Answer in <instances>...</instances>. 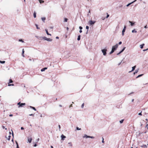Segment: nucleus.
I'll return each instance as SVG.
<instances>
[{"instance_id":"obj_27","label":"nucleus","mask_w":148,"mask_h":148,"mask_svg":"<svg viewBox=\"0 0 148 148\" xmlns=\"http://www.w3.org/2000/svg\"><path fill=\"white\" fill-rule=\"evenodd\" d=\"M5 61H0V63L1 64H4L5 63Z\"/></svg>"},{"instance_id":"obj_38","label":"nucleus","mask_w":148,"mask_h":148,"mask_svg":"<svg viewBox=\"0 0 148 148\" xmlns=\"http://www.w3.org/2000/svg\"><path fill=\"white\" fill-rule=\"evenodd\" d=\"M125 48V47H124L121 51L123 52Z\"/></svg>"},{"instance_id":"obj_25","label":"nucleus","mask_w":148,"mask_h":148,"mask_svg":"<svg viewBox=\"0 0 148 148\" xmlns=\"http://www.w3.org/2000/svg\"><path fill=\"white\" fill-rule=\"evenodd\" d=\"M143 75V74H142L139 75L137 77H136V78H137L141 76H142Z\"/></svg>"},{"instance_id":"obj_64","label":"nucleus","mask_w":148,"mask_h":148,"mask_svg":"<svg viewBox=\"0 0 148 148\" xmlns=\"http://www.w3.org/2000/svg\"><path fill=\"white\" fill-rule=\"evenodd\" d=\"M53 28V27H50V29H52V28Z\"/></svg>"},{"instance_id":"obj_42","label":"nucleus","mask_w":148,"mask_h":148,"mask_svg":"<svg viewBox=\"0 0 148 148\" xmlns=\"http://www.w3.org/2000/svg\"><path fill=\"white\" fill-rule=\"evenodd\" d=\"M148 50V49H143V51H147V50Z\"/></svg>"},{"instance_id":"obj_8","label":"nucleus","mask_w":148,"mask_h":148,"mask_svg":"<svg viewBox=\"0 0 148 148\" xmlns=\"http://www.w3.org/2000/svg\"><path fill=\"white\" fill-rule=\"evenodd\" d=\"M32 140V138H28V141L29 143H31V142Z\"/></svg>"},{"instance_id":"obj_22","label":"nucleus","mask_w":148,"mask_h":148,"mask_svg":"<svg viewBox=\"0 0 148 148\" xmlns=\"http://www.w3.org/2000/svg\"><path fill=\"white\" fill-rule=\"evenodd\" d=\"M141 147H147V146H146V145H143L141 146Z\"/></svg>"},{"instance_id":"obj_14","label":"nucleus","mask_w":148,"mask_h":148,"mask_svg":"<svg viewBox=\"0 0 148 148\" xmlns=\"http://www.w3.org/2000/svg\"><path fill=\"white\" fill-rule=\"evenodd\" d=\"M47 69V67H45L44 68H42L41 70V71L42 72H43L46 69Z\"/></svg>"},{"instance_id":"obj_43","label":"nucleus","mask_w":148,"mask_h":148,"mask_svg":"<svg viewBox=\"0 0 148 148\" xmlns=\"http://www.w3.org/2000/svg\"><path fill=\"white\" fill-rule=\"evenodd\" d=\"M138 115H142V114L141 112L139 113L138 114Z\"/></svg>"},{"instance_id":"obj_57","label":"nucleus","mask_w":148,"mask_h":148,"mask_svg":"<svg viewBox=\"0 0 148 148\" xmlns=\"http://www.w3.org/2000/svg\"><path fill=\"white\" fill-rule=\"evenodd\" d=\"M2 128H3V129H4V128H5V127H4V126H2Z\"/></svg>"},{"instance_id":"obj_5","label":"nucleus","mask_w":148,"mask_h":148,"mask_svg":"<svg viewBox=\"0 0 148 148\" xmlns=\"http://www.w3.org/2000/svg\"><path fill=\"white\" fill-rule=\"evenodd\" d=\"M95 23V21H93L91 20L89 21L88 22L89 24L90 25H92Z\"/></svg>"},{"instance_id":"obj_9","label":"nucleus","mask_w":148,"mask_h":148,"mask_svg":"<svg viewBox=\"0 0 148 148\" xmlns=\"http://www.w3.org/2000/svg\"><path fill=\"white\" fill-rule=\"evenodd\" d=\"M136 66H134L132 67V71H129V72L130 73V72H131L134 71L135 69Z\"/></svg>"},{"instance_id":"obj_19","label":"nucleus","mask_w":148,"mask_h":148,"mask_svg":"<svg viewBox=\"0 0 148 148\" xmlns=\"http://www.w3.org/2000/svg\"><path fill=\"white\" fill-rule=\"evenodd\" d=\"M145 44H143L142 45H140V48L141 49H143V46Z\"/></svg>"},{"instance_id":"obj_3","label":"nucleus","mask_w":148,"mask_h":148,"mask_svg":"<svg viewBox=\"0 0 148 148\" xmlns=\"http://www.w3.org/2000/svg\"><path fill=\"white\" fill-rule=\"evenodd\" d=\"M107 51V50L105 49L101 50V51H102L104 56H106V55Z\"/></svg>"},{"instance_id":"obj_44","label":"nucleus","mask_w":148,"mask_h":148,"mask_svg":"<svg viewBox=\"0 0 148 148\" xmlns=\"http://www.w3.org/2000/svg\"><path fill=\"white\" fill-rule=\"evenodd\" d=\"M14 84H8V86H14Z\"/></svg>"},{"instance_id":"obj_23","label":"nucleus","mask_w":148,"mask_h":148,"mask_svg":"<svg viewBox=\"0 0 148 148\" xmlns=\"http://www.w3.org/2000/svg\"><path fill=\"white\" fill-rule=\"evenodd\" d=\"M80 39V36L79 35L78 36V38H77V40H79Z\"/></svg>"},{"instance_id":"obj_20","label":"nucleus","mask_w":148,"mask_h":148,"mask_svg":"<svg viewBox=\"0 0 148 148\" xmlns=\"http://www.w3.org/2000/svg\"><path fill=\"white\" fill-rule=\"evenodd\" d=\"M29 107H30V108H32V109H33L35 111H36V109L34 107H32V106H30Z\"/></svg>"},{"instance_id":"obj_36","label":"nucleus","mask_w":148,"mask_h":148,"mask_svg":"<svg viewBox=\"0 0 148 148\" xmlns=\"http://www.w3.org/2000/svg\"><path fill=\"white\" fill-rule=\"evenodd\" d=\"M109 16V15L108 14V13H107V15L106 17V18H108Z\"/></svg>"},{"instance_id":"obj_12","label":"nucleus","mask_w":148,"mask_h":148,"mask_svg":"<svg viewBox=\"0 0 148 148\" xmlns=\"http://www.w3.org/2000/svg\"><path fill=\"white\" fill-rule=\"evenodd\" d=\"M66 136L63 134L61 136V138H62V139L63 140H64V139L66 138Z\"/></svg>"},{"instance_id":"obj_18","label":"nucleus","mask_w":148,"mask_h":148,"mask_svg":"<svg viewBox=\"0 0 148 148\" xmlns=\"http://www.w3.org/2000/svg\"><path fill=\"white\" fill-rule=\"evenodd\" d=\"M46 19V18L45 17H42L41 18V19L44 22H45V20Z\"/></svg>"},{"instance_id":"obj_28","label":"nucleus","mask_w":148,"mask_h":148,"mask_svg":"<svg viewBox=\"0 0 148 148\" xmlns=\"http://www.w3.org/2000/svg\"><path fill=\"white\" fill-rule=\"evenodd\" d=\"M68 21V19L66 18H65L64 19V22H66Z\"/></svg>"},{"instance_id":"obj_58","label":"nucleus","mask_w":148,"mask_h":148,"mask_svg":"<svg viewBox=\"0 0 148 148\" xmlns=\"http://www.w3.org/2000/svg\"><path fill=\"white\" fill-rule=\"evenodd\" d=\"M122 52H123V51H120L119 52V53H120V54L121 53H122Z\"/></svg>"},{"instance_id":"obj_17","label":"nucleus","mask_w":148,"mask_h":148,"mask_svg":"<svg viewBox=\"0 0 148 148\" xmlns=\"http://www.w3.org/2000/svg\"><path fill=\"white\" fill-rule=\"evenodd\" d=\"M132 33H136L137 32V31L135 30V29H134L132 31Z\"/></svg>"},{"instance_id":"obj_6","label":"nucleus","mask_w":148,"mask_h":148,"mask_svg":"<svg viewBox=\"0 0 148 148\" xmlns=\"http://www.w3.org/2000/svg\"><path fill=\"white\" fill-rule=\"evenodd\" d=\"M118 44H116L114 46L112 47V48L113 49H114V50H116V49L118 47Z\"/></svg>"},{"instance_id":"obj_61","label":"nucleus","mask_w":148,"mask_h":148,"mask_svg":"<svg viewBox=\"0 0 148 148\" xmlns=\"http://www.w3.org/2000/svg\"><path fill=\"white\" fill-rule=\"evenodd\" d=\"M66 29H67V30H68L69 29V28L68 27H67Z\"/></svg>"},{"instance_id":"obj_45","label":"nucleus","mask_w":148,"mask_h":148,"mask_svg":"<svg viewBox=\"0 0 148 148\" xmlns=\"http://www.w3.org/2000/svg\"><path fill=\"white\" fill-rule=\"evenodd\" d=\"M121 44H122V42H121V41L119 42V45H121Z\"/></svg>"},{"instance_id":"obj_11","label":"nucleus","mask_w":148,"mask_h":148,"mask_svg":"<svg viewBox=\"0 0 148 148\" xmlns=\"http://www.w3.org/2000/svg\"><path fill=\"white\" fill-rule=\"evenodd\" d=\"M25 103H21V104L19 106H18V107H22L23 106H24L25 105Z\"/></svg>"},{"instance_id":"obj_24","label":"nucleus","mask_w":148,"mask_h":148,"mask_svg":"<svg viewBox=\"0 0 148 148\" xmlns=\"http://www.w3.org/2000/svg\"><path fill=\"white\" fill-rule=\"evenodd\" d=\"M40 3H44V1L42 0H39Z\"/></svg>"},{"instance_id":"obj_46","label":"nucleus","mask_w":148,"mask_h":148,"mask_svg":"<svg viewBox=\"0 0 148 148\" xmlns=\"http://www.w3.org/2000/svg\"><path fill=\"white\" fill-rule=\"evenodd\" d=\"M58 127H59V130H60V125H58Z\"/></svg>"},{"instance_id":"obj_59","label":"nucleus","mask_w":148,"mask_h":148,"mask_svg":"<svg viewBox=\"0 0 148 148\" xmlns=\"http://www.w3.org/2000/svg\"><path fill=\"white\" fill-rule=\"evenodd\" d=\"M122 52H123V51H120L119 52V53H120V54L121 53H122Z\"/></svg>"},{"instance_id":"obj_34","label":"nucleus","mask_w":148,"mask_h":148,"mask_svg":"<svg viewBox=\"0 0 148 148\" xmlns=\"http://www.w3.org/2000/svg\"><path fill=\"white\" fill-rule=\"evenodd\" d=\"M36 27L37 29H39V28L38 27V25H37L36 24Z\"/></svg>"},{"instance_id":"obj_37","label":"nucleus","mask_w":148,"mask_h":148,"mask_svg":"<svg viewBox=\"0 0 148 148\" xmlns=\"http://www.w3.org/2000/svg\"><path fill=\"white\" fill-rule=\"evenodd\" d=\"M79 29H80V30H82V27L81 26H79Z\"/></svg>"},{"instance_id":"obj_53","label":"nucleus","mask_w":148,"mask_h":148,"mask_svg":"<svg viewBox=\"0 0 148 148\" xmlns=\"http://www.w3.org/2000/svg\"><path fill=\"white\" fill-rule=\"evenodd\" d=\"M112 50L114 52L115 51V50H114V49H113L112 48Z\"/></svg>"},{"instance_id":"obj_41","label":"nucleus","mask_w":148,"mask_h":148,"mask_svg":"<svg viewBox=\"0 0 148 148\" xmlns=\"http://www.w3.org/2000/svg\"><path fill=\"white\" fill-rule=\"evenodd\" d=\"M86 29H89V27L88 26H86Z\"/></svg>"},{"instance_id":"obj_13","label":"nucleus","mask_w":148,"mask_h":148,"mask_svg":"<svg viewBox=\"0 0 148 148\" xmlns=\"http://www.w3.org/2000/svg\"><path fill=\"white\" fill-rule=\"evenodd\" d=\"M45 31H46V33H47V35H50V36H51V34H49V33H48V31L47 29H45Z\"/></svg>"},{"instance_id":"obj_4","label":"nucleus","mask_w":148,"mask_h":148,"mask_svg":"<svg viewBox=\"0 0 148 148\" xmlns=\"http://www.w3.org/2000/svg\"><path fill=\"white\" fill-rule=\"evenodd\" d=\"M126 25H125L124 26V28H123V29L122 31V35L123 36L124 35V33L125 32L126 29Z\"/></svg>"},{"instance_id":"obj_21","label":"nucleus","mask_w":148,"mask_h":148,"mask_svg":"<svg viewBox=\"0 0 148 148\" xmlns=\"http://www.w3.org/2000/svg\"><path fill=\"white\" fill-rule=\"evenodd\" d=\"M24 49H23L22 52V56L23 57H24Z\"/></svg>"},{"instance_id":"obj_40","label":"nucleus","mask_w":148,"mask_h":148,"mask_svg":"<svg viewBox=\"0 0 148 148\" xmlns=\"http://www.w3.org/2000/svg\"><path fill=\"white\" fill-rule=\"evenodd\" d=\"M102 143H104V138L103 137H102Z\"/></svg>"},{"instance_id":"obj_30","label":"nucleus","mask_w":148,"mask_h":148,"mask_svg":"<svg viewBox=\"0 0 148 148\" xmlns=\"http://www.w3.org/2000/svg\"><path fill=\"white\" fill-rule=\"evenodd\" d=\"M18 41L19 42H24V41L23 40H22V39H19Z\"/></svg>"},{"instance_id":"obj_51","label":"nucleus","mask_w":148,"mask_h":148,"mask_svg":"<svg viewBox=\"0 0 148 148\" xmlns=\"http://www.w3.org/2000/svg\"><path fill=\"white\" fill-rule=\"evenodd\" d=\"M79 32L80 33H81L82 32V31L81 30H80Z\"/></svg>"},{"instance_id":"obj_55","label":"nucleus","mask_w":148,"mask_h":148,"mask_svg":"<svg viewBox=\"0 0 148 148\" xmlns=\"http://www.w3.org/2000/svg\"><path fill=\"white\" fill-rule=\"evenodd\" d=\"M144 28H147V25H145V26L144 27Z\"/></svg>"},{"instance_id":"obj_62","label":"nucleus","mask_w":148,"mask_h":148,"mask_svg":"<svg viewBox=\"0 0 148 148\" xmlns=\"http://www.w3.org/2000/svg\"><path fill=\"white\" fill-rule=\"evenodd\" d=\"M121 62L120 63H119L118 64V65H120L121 64Z\"/></svg>"},{"instance_id":"obj_56","label":"nucleus","mask_w":148,"mask_h":148,"mask_svg":"<svg viewBox=\"0 0 148 148\" xmlns=\"http://www.w3.org/2000/svg\"><path fill=\"white\" fill-rule=\"evenodd\" d=\"M56 38L57 39H58L59 38V37L58 36H57L56 37Z\"/></svg>"},{"instance_id":"obj_15","label":"nucleus","mask_w":148,"mask_h":148,"mask_svg":"<svg viewBox=\"0 0 148 148\" xmlns=\"http://www.w3.org/2000/svg\"><path fill=\"white\" fill-rule=\"evenodd\" d=\"M139 69H138L135 70V71L134 72V74H135L137 73Z\"/></svg>"},{"instance_id":"obj_50","label":"nucleus","mask_w":148,"mask_h":148,"mask_svg":"<svg viewBox=\"0 0 148 148\" xmlns=\"http://www.w3.org/2000/svg\"><path fill=\"white\" fill-rule=\"evenodd\" d=\"M20 104H21L20 102H19L18 103H17V105H20Z\"/></svg>"},{"instance_id":"obj_1","label":"nucleus","mask_w":148,"mask_h":148,"mask_svg":"<svg viewBox=\"0 0 148 148\" xmlns=\"http://www.w3.org/2000/svg\"><path fill=\"white\" fill-rule=\"evenodd\" d=\"M83 138H91L93 139L94 138V137L93 136H88L86 134H85L83 136Z\"/></svg>"},{"instance_id":"obj_31","label":"nucleus","mask_w":148,"mask_h":148,"mask_svg":"<svg viewBox=\"0 0 148 148\" xmlns=\"http://www.w3.org/2000/svg\"><path fill=\"white\" fill-rule=\"evenodd\" d=\"M76 128L77 130H81V128H79L78 127H76Z\"/></svg>"},{"instance_id":"obj_60","label":"nucleus","mask_w":148,"mask_h":148,"mask_svg":"<svg viewBox=\"0 0 148 148\" xmlns=\"http://www.w3.org/2000/svg\"><path fill=\"white\" fill-rule=\"evenodd\" d=\"M148 126V124H147L146 125V127H147Z\"/></svg>"},{"instance_id":"obj_26","label":"nucleus","mask_w":148,"mask_h":148,"mask_svg":"<svg viewBox=\"0 0 148 148\" xmlns=\"http://www.w3.org/2000/svg\"><path fill=\"white\" fill-rule=\"evenodd\" d=\"M123 121H124V119H122V120H121V121H119V122L120 123H123Z\"/></svg>"},{"instance_id":"obj_16","label":"nucleus","mask_w":148,"mask_h":148,"mask_svg":"<svg viewBox=\"0 0 148 148\" xmlns=\"http://www.w3.org/2000/svg\"><path fill=\"white\" fill-rule=\"evenodd\" d=\"M36 12L35 11L34 12V14H33L34 17L35 18L36 17Z\"/></svg>"},{"instance_id":"obj_47","label":"nucleus","mask_w":148,"mask_h":148,"mask_svg":"<svg viewBox=\"0 0 148 148\" xmlns=\"http://www.w3.org/2000/svg\"><path fill=\"white\" fill-rule=\"evenodd\" d=\"M21 130H24V128H23V127H21Z\"/></svg>"},{"instance_id":"obj_49","label":"nucleus","mask_w":148,"mask_h":148,"mask_svg":"<svg viewBox=\"0 0 148 148\" xmlns=\"http://www.w3.org/2000/svg\"><path fill=\"white\" fill-rule=\"evenodd\" d=\"M12 116H13V115L12 114H10L9 115V116H10V117Z\"/></svg>"},{"instance_id":"obj_7","label":"nucleus","mask_w":148,"mask_h":148,"mask_svg":"<svg viewBox=\"0 0 148 148\" xmlns=\"http://www.w3.org/2000/svg\"><path fill=\"white\" fill-rule=\"evenodd\" d=\"M136 0H134V1H132V2L128 4L127 5H126V6L127 7H128L131 4H132V3H133L134 2H135L136 1Z\"/></svg>"},{"instance_id":"obj_2","label":"nucleus","mask_w":148,"mask_h":148,"mask_svg":"<svg viewBox=\"0 0 148 148\" xmlns=\"http://www.w3.org/2000/svg\"><path fill=\"white\" fill-rule=\"evenodd\" d=\"M43 39L46 40L48 41L51 42V41L52 40V39L50 38H47V37H42Z\"/></svg>"},{"instance_id":"obj_32","label":"nucleus","mask_w":148,"mask_h":148,"mask_svg":"<svg viewBox=\"0 0 148 148\" xmlns=\"http://www.w3.org/2000/svg\"><path fill=\"white\" fill-rule=\"evenodd\" d=\"M84 103H83L82 106H81V108H84Z\"/></svg>"},{"instance_id":"obj_52","label":"nucleus","mask_w":148,"mask_h":148,"mask_svg":"<svg viewBox=\"0 0 148 148\" xmlns=\"http://www.w3.org/2000/svg\"><path fill=\"white\" fill-rule=\"evenodd\" d=\"M37 146V145L36 144H34V147H36Z\"/></svg>"},{"instance_id":"obj_54","label":"nucleus","mask_w":148,"mask_h":148,"mask_svg":"<svg viewBox=\"0 0 148 148\" xmlns=\"http://www.w3.org/2000/svg\"><path fill=\"white\" fill-rule=\"evenodd\" d=\"M29 116H34V115L33 114H30L29 115Z\"/></svg>"},{"instance_id":"obj_33","label":"nucleus","mask_w":148,"mask_h":148,"mask_svg":"<svg viewBox=\"0 0 148 148\" xmlns=\"http://www.w3.org/2000/svg\"><path fill=\"white\" fill-rule=\"evenodd\" d=\"M13 82L12 81L11 79H10L9 80V83H11Z\"/></svg>"},{"instance_id":"obj_35","label":"nucleus","mask_w":148,"mask_h":148,"mask_svg":"<svg viewBox=\"0 0 148 148\" xmlns=\"http://www.w3.org/2000/svg\"><path fill=\"white\" fill-rule=\"evenodd\" d=\"M114 52L113 51L111 50V52H110V54H112V53H113Z\"/></svg>"},{"instance_id":"obj_10","label":"nucleus","mask_w":148,"mask_h":148,"mask_svg":"<svg viewBox=\"0 0 148 148\" xmlns=\"http://www.w3.org/2000/svg\"><path fill=\"white\" fill-rule=\"evenodd\" d=\"M129 22L130 23V25L131 26H132L134 25V24H135V23H133L132 21H129Z\"/></svg>"},{"instance_id":"obj_63","label":"nucleus","mask_w":148,"mask_h":148,"mask_svg":"<svg viewBox=\"0 0 148 148\" xmlns=\"http://www.w3.org/2000/svg\"><path fill=\"white\" fill-rule=\"evenodd\" d=\"M72 106V104H71V105L70 106V107H71Z\"/></svg>"},{"instance_id":"obj_29","label":"nucleus","mask_w":148,"mask_h":148,"mask_svg":"<svg viewBox=\"0 0 148 148\" xmlns=\"http://www.w3.org/2000/svg\"><path fill=\"white\" fill-rule=\"evenodd\" d=\"M16 148H19L17 142H16Z\"/></svg>"},{"instance_id":"obj_39","label":"nucleus","mask_w":148,"mask_h":148,"mask_svg":"<svg viewBox=\"0 0 148 148\" xmlns=\"http://www.w3.org/2000/svg\"><path fill=\"white\" fill-rule=\"evenodd\" d=\"M11 137V136L10 135L9 136H8V140H10V137Z\"/></svg>"},{"instance_id":"obj_48","label":"nucleus","mask_w":148,"mask_h":148,"mask_svg":"<svg viewBox=\"0 0 148 148\" xmlns=\"http://www.w3.org/2000/svg\"><path fill=\"white\" fill-rule=\"evenodd\" d=\"M68 144H70L71 145V146H72V144H71V142H70V143H68Z\"/></svg>"}]
</instances>
